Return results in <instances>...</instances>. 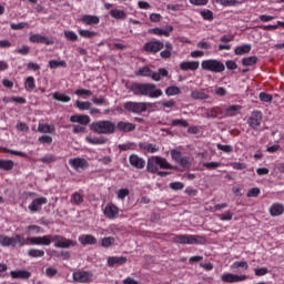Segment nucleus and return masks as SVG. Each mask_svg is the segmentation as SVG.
<instances>
[{
  "instance_id": "ddd939ff",
  "label": "nucleus",
  "mask_w": 284,
  "mask_h": 284,
  "mask_svg": "<svg viewBox=\"0 0 284 284\" xmlns=\"http://www.w3.org/2000/svg\"><path fill=\"white\" fill-rule=\"evenodd\" d=\"M69 165H71V168H73V170H75L77 172H79V170H88V168H90L88 160L83 158H75L69 160Z\"/></svg>"
},
{
  "instance_id": "a19ab883",
  "label": "nucleus",
  "mask_w": 284,
  "mask_h": 284,
  "mask_svg": "<svg viewBox=\"0 0 284 284\" xmlns=\"http://www.w3.org/2000/svg\"><path fill=\"white\" fill-rule=\"evenodd\" d=\"M158 165L161 170H173L172 164L165 158L158 156Z\"/></svg>"
},
{
  "instance_id": "37998d69",
  "label": "nucleus",
  "mask_w": 284,
  "mask_h": 284,
  "mask_svg": "<svg viewBox=\"0 0 284 284\" xmlns=\"http://www.w3.org/2000/svg\"><path fill=\"white\" fill-rule=\"evenodd\" d=\"M171 125L173 128H190V123L184 119H175L171 121Z\"/></svg>"
},
{
  "instance_id": "0eeeda50",
  "label": "nucleus",
  "mask_w": 284,
  "mask_h": 284,
  "mask_svg": "<svg viewBox=\"0 0 284 284\" xmlns=\"http://www.w3.org/2000/svg\"><path fill=\"white\" fill-rule=\"evenodd\" d=\"M201 67H202V70H206L207 72H215V73L225 72V64H223V62L215 59H209V60L202 61Z\"/></svg>"
},
{
  "instance_id": "393cba45",
  "label": "nucleus",
  "mask_w": 284,
  "mask_h": 284,
  "mask_svg": "<svg viewBox=\"0 0 284 284\" xmlns=\"http://www.w3.org/2000/svg\"><path fill=\"white\" fill-rule=\"evenodd\" d=\"M10 276L11 278H20L22 281H28V278L32 276V273H30V271H23V270L11 271Z\"/></svg>"
},
{
  "instance_id": "7ed1b4c3",
  "label": "nucleus",
  "mask_w": 284,
  "mask_h": 284,
  "mask_svg": "<svg viewBox=\"0 0 284 284\" xmlns=\"http://www.w3.org/2000/svg\"><path fill=\"white\" fill-rule=\"evenodd\" d=\"M172 242L179 245H205L207 240L203 235L176 234L173 235Z\"/></svg>"
},
{
  "instance_id": "052dcab7",
  "label": "nucleus",
  "mask_w": 284,
  "mask_h": 284,
  "mask_svg": "<svg viewBox=\"0 0 284 284\" xmlns=\"http://www.w3.org/2000/svg\"><path fill=\"white\" fill-rule=\"evenodd\" d=\"M75 108H79L80 110H90V108H92V103H90L89 101H77L75 102Z\"/></svg>"
},
{
  "instance_id": "72a5a7b5",
  "label": "nucleus",
  "mask_w": 284,
  "mask_h": 284,
  "mask_svg": "<svg viewBox=\"0 0 284 284\" xmlns=\"http://www.w3.org/2000/svg\"><path fill=\"white\" fill-rule=\"evenodd\" d=\"M241 110H243V106L240 104H233L230 105L225 112H226V116H236V114H239V112H241Z\"/></svg>"
},
{
  "instance_id": "b1692460",
  "label": "nucleus",
  "mask_w": 284,
  "mask_h": 284,
  "mask_svg": "<svg viewBox=\"0 0 284 284\" xmlns=\"http://www.w3.org/2000/svg\"><path fill=\"white\" fill-rule=\"evenodd\" d=\"M115 128L120 132H134V130H136V124L130 123V122L120 121V122H118Z\"/></svg>"
},
{
  "instance_id": "69168bd1",
  "label": "nucleus",
  "mask_w": 284,
  "mask_h": 284,
  "mask_svg": "<svg viewBox=\"0 0 284 284\" xmlns=\"http://www.w3.org/2000/svg\"><path fill=\"white\" fill-rule=\"evenodd\" d=\"M92 102H93L95 105H110V102H108V100H105V98H97V97H93V98H92Z\"/></svg>"
},
{
  "instance_id": "8fccbe9b",
  "label": "nucleus",
  "mask_w": 284,
  "mask_h": 284,
  "mask_svg": "<svg viewBox=\"0 0 284 284\" xmlns=\"http://www.w3.org/2000/svg\"><path fill=\"white\" fill-rule=\"evenodd\" d=\"M278 26L281 28H284V22L283 21H277V24L260 26V29L265 30V31L278 30Z\"/></svg>"
},
{
  "instance_id": "a878e982",
  "label": "nucleus",
  "mask_w": 284,
  "mask_h": 284,
  "mask_svg": "<svg viewBox=\"0 0 284 284\" xmlns=\"http://www.w3.org/2000/svg\"><path fill=\"white\" fill-rule=\"evenodd\" d=\"M78 241L81 243V245H97V237L90 234L80 235Z\"/></svg>"
},
{
  "instance_id": "1a4fd4ad",
  "label": "nucleus",
  "mask_w": 284,
  "mask_h": 284,
  "mask_svg": "<svg viewBox=\"0 0 284 284\" xmlns=\"http://www.w3.org/2000/svg\"><path fill=\"white\" fill-rule=\"evenodd\" d=\"M165 48V43L161 40H151L143 44V51L146 52V54H156L161 52Z\"/></svg>"
},
{
  "instance_id": "13d9d810",
  "label": "nucleus",
  "mask_w": 284,
  "mask_h": 284,
  "mask_svg": "<svg viewBox=\"0 0 284 284\" xmlns=\"http://www.w3.org/2000/svg\"><path fill=\"white\" fill-rule=\"evenodd\" d=\"M49 68H51V70H55V68H65V61L51 60L49 61Z\"/></svg>"
},
{
  "instance_id": "9d476101",
  "label": "nucleus",
  "mask_w": 284,
  "mask_h": 284,
  "mask_svg": "<svg viewBox=\"0 0 284 284\" xmlns=\"http://www.w3.org/2000/svg\"><path fill=\"white\" fill-rule=\"evenodd\" d=\"M72 278L74 283H92V273L88 271L73 272Z\"/></svg>"
},
{
  "instance_id": "4be33fe9",
  "label": "nucleus",
  "mask_w": 284,
  "mask_h": 284,
  "mask_svg": "<svg viewBox=\"0 0 284 284\" xmlns=\"http://www.w3.org/2000/svg\"><path fill=\"white\" fill-rule=\"evenodd\" d=\"M200 67L199 61H183L180 63V70H183V72H187V70H191V72H195V70Z\"/></svg>"
},
{
  "instance_id": "864d4df0",
  "label": "nucleus",
  "mask_w": 284,
  "mask_h": 284,
  "mask_svg": "<svg viewBox=\"0 0 284 284\" xmlns=\"http://www.w3.org/2000/svg\"><path fill=\"white\" fill-rule=\"evenodd\" d=\"M221 112V108L214 106L212 109H209L206 112L207 119H216Z\"/></svg>"
},
{
  "instance_id": "c756f323",
  "label": "nucleus",
  "mask_w": 284,
  "mask_h": 284,
  "mask_svg": "<svg viewBox=\"0 0 284 284\" xmlns=\"http://www.w3.org/2000/svg\"><path fill=\"white\" fill-rule=\"evenodd\" d=\"M110 17H112V19H118V20H122L125 21V19H128V13H125V11L120 10V9H112L109 12Z\"/></svg>"
},
{
  "instance_id": "c9c22d12",
  "label": "nucleus",
  "mask_w": 284,
  "mask_h": 284,
  "mask_svg": "<svg viewBox=\"0 0 284 284\" xmlns=\"http://www.w3.org/2000/svg\"><path fill=\"white\" fill-rule=\"evenodd\" d=\"M28 256L30 258H43V256H45V251L39 248H30L28 251Z\"/></svg>"
},
{
  "instance_id": "603ef678",
  "label": "nucleus",
  "mask_w": 284,
  "mask_h": 284,
  "mask_svg": "<svg viewBox=\"0 0 284 284\" xmlns=\"http://www.w3.org/2000/svg\"><path fill=\"white\" fill-rule=\"evenodd\" d=\"M34 88H37V84L34 83V77L30 75L26 80V90L28 92H32V90H34Z\"/></svg>"
},
{
  "instance_id": "c85d7f7f",
  "label": "nucleus",
  "mask_w": 284,
  "mask_h": 284,
  "mask_svg": "<svg viewBox=\"0 0 284 284\" xmlns=\"http://www.w3.org/2000/svg\"><path fill=\"white\" fill-rule=\"evenodd\" d=\"M284 213V206L281 203H274L270 207L271 216H281Z\"/></svg>"
},
{
  "instance_id": "6e6552de",
  "label": "nucleus",
  "mask_w": 284,
  "mask_h": 284,
  "mask_svg": "<svg viewBox=\"0 0 284 284\" xmlns=\"http://www.w3.org/2000/svg\"><path fill=\"white\" fill-rule=\"evenodd\" d=\"M251 130H261V123H263V112L260 110H254L246 121Z\"/></svg>"
},
{
  "instance_id": "4c0bfd02",
  "label": "nucleus",
  "mask_w": 284,
  "mask_h": 284,
  "mask_svg": "<svg viewBox=\"0 0 284 284\" xmlns=\"http://www.w3.org/2000/svg\"><path fill=\"white\" fill-rule=\"evenodd\" d=\"M85 140L91 144V145H105L108 143V139L100 136V138H91L87 136Z\"/></svg>"
},
{
  "instance_id": "79ce46f5",
  "label": "nucleus",
  "mask_w": 284,
  "mask_h": 284,
  "mask_svg": "<svg viewBox=\"0 0 284 284\" xmlns=\"http://www.w3.org/2000/svg\"><path fill=\"white\" fill-rule=\"evenodd\" d=\"M4 103H19L20 105H26L27 100L23 97H11L9 100L3 98Z\"/></svg>"
},
{
  "instance_id": "473e14b6",
  "label": "nucleus",
  "mask_w": 284,
  "mask_h": 284,
  "mask_svg": "<svg viewBox=\"0 0 284 284\" xmlns=\"http://www.w3.org/2000/svg\"><path fill=\"white\" fill-rule=\"evenodd\" d=\"M13 169H14V161L0 159V170H4V172H10V170H13Z\"/></svg>"
},
{
  "instance_id": "58836bf2",
  "label": "nucleus",
  "mask_w": 284,
  "mask_h": 284,
  "mask_svg": "<svg viewBox=\"0 0 284 284\" xmlns=\"http://www.w3.org/2000/svg\"><path fill=\"white\" fill-rule=\"evenodd\" d=\"M54 101H60L61 103H70L72 101V98L70 95H67L65 93H53Z\"/></svg>"
},
{
  "instance_id": "423d86ee",
  "label": "nucleus",
  "mask_w": 284,
  "mask_h": 284,
  "mask_svg": "<svg viewBox=\"0 0 284 284\" xmlns=\"http://www.w3.org/2000/svg\"><path fill=\"white\" fill-rule=\"evenodd\" d=\"M123 108L126 110V112H132L133 114H143V112H148V108H154V103L128 101L123 104Z\"/></svg>"
},
{
  "instance_id": "e2e57ef3",
  "label": "nucleus",
  "mask_w": 284,
  "mask_h": 284,
  "mask_svg": "<svg viewBox=\"0 0 284 284\" xmlns=\"http://www.w3.org/2000/svg\"><path fill=\"white\" fill-rule=\"evenodd\" d=\"M171 158L173 161H175V163H179L183 159V153H181L179 150H172Z\"/></svg>"
},
{
  "instance_id": "49530a36",
  "label": "nucleus",
  "mask_w": 284,
  "mask_h": 284,
  "mask_svg": "<svg viewBox=\"0 0 284 284\" xmlns=\"http://www.w3.org/2000/svg\"><path fill=\"white\" fill-rule=\"evenodd\" d=\"M27 234H43V230L39 225H29L26 227Z\"/></svg>"
},
{
  "instance_id": "ea45409f",
  "label": "nucleus",
  "mask_w": 284,
  "mask_h": 284,
  "mask_svg": "<svg viewBox=\"0 0 284 284\" xmlns=\"http://www.w3.org/2000/svg\"><path fill=\"white\" fill-rule=\"evenodd\" d=\"M78 34H80V37H82V39H94V37H97V31L79 29Z\"/></svg>"
},
{
  "instance_id": "5701e85b",
  "label": "nucleus",
  "mask_w": 284,
  "mask_h": 284,
  "mask_svg": "<svg viewBox=\"0 0 284 284\" xmlns=\"http://www.w3.org/2000/svg\"><path fill=\"white\" fill-rule=\"evenodd\" d=\"M80 21L84 23V26H99L101 19L98 16L84 14L81 17Z\"/></svg>"
},
{
  "instance_id": "aec40b11",
  "label": "nucleus",
  "mask_w": 284,
  "mask_h": 284,
  "mask_svg": "<svg viewBox=\"0 0 284 284\" xmlns=\"http://www.w3.org/2000/svg\"><path fill=\"white\" fill-rule=\"evenodd\" d=\"M91 119L85 114H73L70 116L71 123H79L80 125H90Z\"/></svg>"
},
{
  "instance_id": "338daca9",
  "label": "nucleus",
  "mask_w": 284,
  "mask_h": 284,
  "mask_svg": "<svg viewBox=\"0 0 284 284\" xmlns=\"http://www.w3.org/2000/svg\"><path fill=\"white\" fill-rule=\"evenodd\" d=\"M217 217L220 219V221H232V219L234 217V213L229 211L223 214H217Z\"/></svg>"
},
{
  "instance_id": "bb28decb",
  "label": "nucleus",
  "mask_w": 284,
  "mask_h": 284,
  "mask_svg": "<svg viewBox=\"0 0 284 284\" xmlns=\"http://www.w3.org/2000/svg\"><path fill=\"white\" fill-rule=\"evenodd\" d=\"M128 263V257L125 256H111L108 258L109 267H114V265H125Z\"/></svg>"
},
{
  "instance_id": "09e8293b",
  "label": "nucleus",
  "mask_w": 284,
  "mask_h": 284,
  "mask_svg": "<svg viewBox=\"0 0 284 284\" xmlns=\"http://www.w3.org/2000/svg\"><path fill=\"white\" fill-rule=\"evenodd\" d=\"M166 97H176V94H181V89L179 87L171 85L165 89Z\"/></svg>"
},
{
  "instance_id": "4468645a",
  "label": "nucleus",
  "mask_w": 284,
  "mask_h": 284,
  "mask_svg": "<svg viewBox=\"0 0 284 284\" xmlns=\"http://www.w3.org/2000/svg\"><path fill=\"white\" fill-rule=\"evenodd\" d=\"M103 214L105 219L113 221V219H116L119 216V206L113 203H109L104 206Z\"/></svg>"
},
{
  "instance_id": "20e7f679",
  "label": "nucleus",
  "mask_w": 284,
  "mask_h": 284,
  "mask_svg": "<svg viewBox=\"0 0 284 284\" xmlns=\"http://www.w3.org/2000/svg\"><path fill=\"white\" fill-rule=\"evenodd\" d=\"M135 77H150L152 81H161L163 77H170V72L165 68H160L158 71H152L150 67H142L135 71Z\"/></svg>"
},
{
  "instance_id": "6ab92c4d",
  "label": "nucleus",
  "mask_w": 284,
  "mask_h": 284,
  "mask_svg": "<svg viewBox=\"0 0 284 284\" xmlns=\"http://www.w3.org/2000/svg\"><path fill=\"white\" fill-rule=\"evenodd\" d=\"M146 171L150 172V174H156V172H159V155L148 159Z\"/></svg>"
},
{
  "instance_id": "3c124183",
  "label": "nucleus",
  "mask_w": 284,
  "mask_h": 284,
  "mask_svg": "<svg viewBox=\"0 0 284 284\" xmlns=\"http://www.w3.org/2000/svg\"><path fill=\"white\" fill-rule=\"evenodd\" d=\"M71 203L73 205H81V203H83V195H81V193L75 192L71 195Z\"/></svg>"
},
{
  "instance_id": "e433bc0d",
  "label": "nucleus",
  "mask_w": 284,
  "mask_h": 284,
  "mask_svg": "<svg viewBox=\"0 0 284 284\" xmlns=\"http://www.w3.org/2000/svg\"><path fill=\"white\" fill-rule=\"evenodd\" d=\"M55 128L50 124H39L38 132H41L42 134H54Z\"/></svg>"
},
{
  "instance_id": "de8ad7c7",
  "label": "nucleus",
  "mask_w": 284,
  "mask_h": 284,
  "mask_svg": "<svg viewBox=\"0 0 284 284\" xmlns=\"http://www.w3.org/2000/svg\"><path fill=\"white\" fill-rule=\"evenodd\" d=\"M200 14L204 21H214V12H212L210 9L202 10Z\"/></svg>"
},
{
  "instance_id": "0e129e2a",
  "label": "nucleus",
  "mask_w": 284,
  "mask_h": 284,
  "mask_svg": "<svg viewBox=\"0 0 284 284\" xmlns=\"http://www.w3.org/2000/svg\"><path fill=\"white\" fill-rule=\"evenodd\" d=\"M203 168L206 170H216L217 168H221V162H204Z\"/></svg>"
},
{
  "instance_id": "f3484780",
  "label": "nucleus",
  "mask_w": 284,
  "mask_h": 284,
  "mask_svg": "<svg viewBox=\"0 0 284 284\" xmlns=\"http://www.w3.org/2000/svg\"><path fill=\"white\" fill-rule=\"evenodd\" d=\"M29 41L30 43H43L44 45H52V43H54V41L48 39V37L39 33L31 34Z\"/></svg>"
},
{
  "instance_id": "774afa93",
  "label": "nucleus",
  "mask_w": 284,
  "mask_h": 284,
  "mask_svg": "<svg viewBox=\"0 0 284 284\" xmlns=\"http://www.w3.org/2000/svg\"><path fill=\"white\" fill-rule=\"evenodd\" d=\"M258 194H261V189L253 187V189L248 190L246 196L248 199H256V196H258Z\"/></svg>"
},
{
  "instance_id": "4d7b16f0",
  "label": "nucleus",
  "mask_w": 284,
  "mask_h": 284,
  "mask_svg": "<svg viewBox=\"0 0 284 284\" xmlns=\"http://www.w3.org/2000/svg\"><path fill=\"white\" fill-rule=\"evenodd\" d=\"M13 241H14V247L17 246V244L20 247H23V245H28V242H26V237H23L19 234H16V236H13Z\"/></svg>"
},
{
  "instance_id": "2f4dec72",
  "label": "nucleus",
  "mask_w": 284,
  "mask_h": 284,
  "mask_svg": "<svg viewBox=\"0 0 284 284\" xmlns=\"http://www.w3.org/2000/svg\"><path fill=\"white\" fill-rule=\"evenodd\" d=\"M0 245L1 247H14V237L0 235Z\"/></svg>"
},
{
  "instance_id": "f704fd0d",
  "label": "nucleus",
  "mask_w": 284,
  "mask_h": 284,
  "mask_svg": "<svg viewBox=\"0 0 284 284\" xmlns=\"http://www.w3.org/2000/svg\"><path fill=\"white\" fill-rule=\"evenodd\" d=\"M256 63H258V58L256 55H251V57L242 59V65L244 68H250L252 65H256Z\"/></svg>"
},
{
  "instance_id": "dca6fc26",
  "label": "nucleus",
  "mask_w": 284,
  "mask_h": 284,
  "mask_svg": "<svg viewBox=\"0 0 284 284\" xmlns=\"http://www.w3.org/2000/svg\"><path fill=\"white\" fill-rule=\"evenodd\" d=\"M191 99L194 101H207L210 99V93L207 89H195L191 91Z\"/></svg>"
},
{
  "instance_id": "680f3d73",
  "label": "nucleus",
  "mask_w": 284,
  "mask_h": 284,
  "mask_svg": "<svg viewBox=\"0 0 284 284\" xmlns=\"http://www.w3.org/2000/svg\"><path fill=\"white\" fill-rule=\"evenodd\" d=\"M114 237L109 236V237H103L101 245L102 247H112V245H114Z\"/></svg>"
},
{
  "instance_id": "39448f33",
  "label": "nucleus",
  "mask_w": 284,
  "mask_h": 284,
  "mask_svg": "<svg viewBox=\"0 0 284 284\" xmlns=\"http://www.w3.org/2000/svg\"><path fill=\"white\" fill-rule=\"evenodd\" d=\"M91 130L95 134H114L116 131V124L110 120H100L92 122Z\"/></svg>"
},
{
  "instance_id": "a211bd4d",
  "label": "nucleus",
  "mask_w": 284,
  "mask_h": 284,
  "mask_svg": "<svg viewBox=\"0 0 284 284\" xmlns=\"http://www.w3.org/2000/svg\"><path fill=\"white\" fill-rule=\"evenodd\" d=\"M174 32V27L169 26L165 29L153 28L149 29V34H155V37H170V33Z\"/></svg>"
},
{
  "instance_id": "7c9ffc66",
  "label": "nucleus",
  "mask_w": 284,
  "mask_h": 284,
  "mask_svg": "<svg viewBox=\"0 0 284 284\" xmlns=\"http://www.w3.org/2000/svg\"><path fill=\"white\" fill-rule=\"evenodd\" d=\"M165 50L160 52L161 59H170L172 57V51L174 50V45L171 42H166L164 44Z\"/></svg>"
},
{
  "instance_id": "f8f14e48",
  "label": "nucleus",
  "mask_w": 284,
  "mask_h": 284,
  "mask_svg": "<svg viewBox=\"0 0 284 284\" xmlns=\"http://www.w3.org/2000/svg\"><path fill=\"white\" fill-rule=\"evenodd\" d=\"M48 204V197H37L29 204V211L31 214H37V212H41L42 205Z\"/></svg>"
},
{
  "instance_id": "412c9836",
  "label": "nucleus",
  "mask_w": 284,
  "mask_h": 284,
  "mask_svg": "<svg viewBox=\"0 0 284 284\" xmlns=\"http://www.w3.org/2000/svg\"><path fill=\"white\" fill-rule=\"evenodd\" d=\"M138 145L140 150H143L146 154H156V152H159L158 145L150 142H140Z\"/></svg>"
},
{
  "instance_id": "9b49d317",
  "label": "nucleus",
  "mask_w": 284,
  "mask_h": 284,
  "mask_svg": "<svg viewBox=\"0 0 284 284\" xmlns=\"http://www.w3.org/2000/svg\"><path fill=\"white\" fill-rule=\"evenodd\" d=\"M222 283H241L247 281V275H237L233 273H223L221 275Z\"/></svg>"
},
{
  "instance_id": "5fc2aeb1",
  "label": "nucleus",
  "mask_w": 284,
  "mask_h": 284,
  "mask_svg": "<svg viewBox=\"0 0 284 284\" xmlns=\"http://www.w3.org/2000/svg\"><path fill=\"white\" fill-rule=\"evenodd\" d=\"M119 150H121L122 152H128V150H136V143L129 142L125 144H120Z\"/></svg>"
},
{
  "instance_id": "c03bdc74",
  "label": "nucleus",
  "mask_w": 284,
  "mask_h": 284,
  "mask_svg": "<svg viewBox=\"0 0 284 284\" xmlns=\"http://www.w3.org/2000/svg\"><path fill=\"white\" fill-rule=\"evenodd\" d=\"M231 267L232 270H250V264L246 261H236Z\"/></svg>"
},
{
  "instance_id": "f257e3e1",
  "label": "nucleus",
  "mask_w": 284,
  "mask_h": 284,
  "mask_svg": "<svg viewBox=\"0 0 284 284\" xmlns=\"http://www.w3.org/2000/svg\"><path fill=\"white\" fill-rule=\"evenodd\" d=\"M28 243L30 245H45L49 246L52 243H54V247H60L62 250H68V247H74L77 245V242L65 239L61 235H43V236H33V237H27Z\"/></svg>"
},
{
  "instance_id": "a18cd8bd",
  "label": "nucleus",
  "mask_w": 284,
  "mask_h": 284,
  "mask_svg": "<svg viewBox=\"0 0 284 284\" xmlns=\"http://www.w3.org/2000/svg\"><path fill=\"white\" fill-rule=\"evenodd\" d=\"M215 2L224 8H234V6H239L237 0H215Z\"/></svg>"
},
{
  "instance_id": "bf43d9fd",
  "label": "nucleus",
  "mask_w": 284,
  "mask_h": 284,
  "mask_svg": "<svg viewBox=\"0 0 284 284\" xmlns=\"http://www.w3.org/2000/svg\"><path fill=\"white\" fill-rule=\"evenodd\" d=\"M67 41H79V36L74 31H64Z\"/></svg>"
},
{
  "instance_id": "2eb2a0df",
  "label": "nucleus",
  "mask_w": 284,
  "mask_h": 284,
  "mask_svg": "<svg viewBox=\"0 0 284 284\" xmlns=\"http://www.w3.org/2000/svg\"><path fill=\"white\" fill-rule=\"evenodd\" d=\"M129 163L135 170H143L145 168V159L139 156V154H131L129 156Z\"/></svg>"
},
{
  "instance_id": "cd10ccee",
  "label": "nucleus",
  "mask_w": 284,
  "mask_h": 284,
  "mask_svg": "<svg viewBox=\"0 0 284 284\" xmlns=\"http://www.w3.org/2000/svg\"><path fill=\"white\" fill-rule=\"evenodd\" d=\"M252 52V44H242L234 49L236 57H243V54H250Z\"/></svg>"
},
{
  "instance_id": "6e6d98bb",
  "label": "nucleus",
  "mask_w": 284,
  "mask_h": 284,
  "mask_svg": "<svg viewBox=\"0 0 284 284\" xmlns=\"http://www.w3.org/2000/svg\"><path fill=\"white\" fill-rule=\"evenodd\" d=\"M217 150H221L222 152H225V154H230L231 152L234 151V148L230 144H216Z\"/></svg>"
},
{
  "instance_id": "f03ea898",
  "label": "nucleus",
  "mask_w": 284,
  "mask_h": 284,
  "mask_svg": "<svg viewBox=\"0 0 284 284\" xmlns=\"http://www.w3.org/2000/svg\"><path fill=\"white\" fill-rule=\"evenodd\" d=\"M130 90L135 97H149L150 99H159V97H163V91L156 88V84L154 83L133 82Z\"/></svg>"
}]
</instances>
